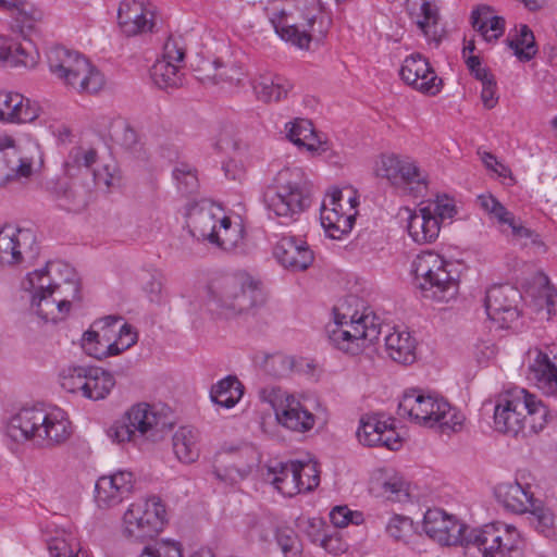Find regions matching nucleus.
Segmentation results:
<instances>
[{
    "label": "nucleus",
    "mask_w": 557,
    "mask_h": 557,
    "mask_svg": "<svg viewBox=\"0 0 557 557\" xmlns=\"http://www.w3.org/2000/svg\"><path fill=\"white\" fill-rule=\"evenodd\" d=\"M528 512L531 515V523L540 533L545 536H550L553 534L555 519L550 509L541 507L537 505L536 500L534 506Z\"/></svg>",
    "instance_id": "obj_54"
},
{
    "label": "nucleus",
    "mask_w": 557,
    "mask_h": 557,
    "mask_svg": "<svg viewBox=\"0 0 557 557\" xmlns=\"http://www.w3.org/2000/svg\"><path fill=\"white\" fill-rule=\"evenodd\" d=\"M221 67H226L225 63L220 59L215 60H202L199 65L195 69L197 78L203 84H216L218 72Z\"/></svg>",
    "instance_id": "obj_59"
},
{
    "label": "nucleus",
    "mask_w": 557,
    "mask_h": 557,
    "mask_svg": "<svg viewBox=\"0 0 557 557\" xmlns=\"http://www.w3.org/2000/svg\"><path fill=\"white\" fill-rule=\"evenodd\" d=\"M274 257L290 271H305L313 262L314 256L308 244L296 237H283L274 247Z\"/></svg>",
    "instance_id": "obj_25"
},
{
    "label": "nucleus",
    "mask_w": 557,
    "mask_h": 557,
    "mask_svg": "<svg viewBox=\"0 0 557 557\" xmlns=\"http://www.w3.org/2000/svg\"><path fill=\"white\" fill-rule=\"evenodd\" d=\"M343 190L333 188L322 201L320 220L329 237L339 239L349 233L355 223L356 212H342Z\"/></svg>",
    "instance_id": "obj_21"
},
{
    "label": "nucleus",
    "mask_w": 557,
    "mask_h": 557,
    "mask_svg": "<svg viewBox=\"0 0 557 557\" xmlns=\"http://www.w3.org/2000/svg\"><path fill=\"white\" fill-rule=\"evenodd\" d=\"M134 474L127 470H119L109 475L100 476L96 482V502L100 508L119 505L134 487Z\"/></svg>",
    "instance_id": "obj_24"
},
{
    "label": "nucleus",
    "mask_w": 557,
    "mask_h": 557,
    "mask_svg": "<svg viewBox=\"0 0 557 557\" xmlns=\"http://www.w3.org/2000/svg\"><path fill=\"white\" fill-rule=\"evenodd\" d=\"M94 183L98 188L109 190L120 182V175L114 164H104L92 170Z\"/></svg>",
    "instance_id": "obj_56"
},
{
    "label": "nucleus",
    "mask_w": 557,
    "mask_h": 557,
    "mask_svg": "<svg viewBox=\"0 0 557 557\" xmlns=\"http://www.w3.org/2000/svg\"><path fill=\"white\" fill-rule=\"evenodd\" d=\"M521 299L520 292L509 284L493 285L487 288L484 297V308L490 320L502 329L510 327L520 311L518 304Z\"/></svg>",
    "instance_id": "obj_18"
},
{
    "label": "nucleus",
    "mask_w": 557,
    "mask_h": 557,
    "mask_svg": "<svg viewBox=\"0 0 557 557\" xmlns=\"http://www.w3.org/2000/svg\"><path fill=\"white\" fill-rule=\"evenodd\" d=\"M137 338L138 335L135 329L128 323H123L119 327L116 338L111 344L113 356H116L122 351L131 348L133 345L136 344Z\"/></svg>",
    "instance_id": "obj_57"
},
{
    "label": "nucleus",
    "mask_w": 557,
    "mask_h": 557,
    "mask_svg": "<svg viewBox=\"0 0 557 557\" xmlns=\"http://www.w3.org/2000/svg\"><path fill=\"white\" fill-rule=\"evenodd\" d=\"M38 255L35 233L29 228H0V265H16L34 260Z\"/></svg>",
    "instance_id": "obj_17"
},
{
    "label": "nucleus",
    "mask_w": 557,
    "mask_h": 557,
    "mask_svg": "<svg viewBox=\"0 0 557 557\" xmlns=\"http://www.w3.org/2000/svg\"><path fill=\"white\" fill-rule=\"evenodd\" d=\"M168 522L165 505L158 496L132 503L123 516V534L134 541L156 537Z\"/></svg>",
    "instance_id": "obj_12"
},
{
    "label": "nucleus",
    "mask_w": 557,
    "mask_h": 557,
    "mask_svg": "<svg viewBox=\"0 0 557 557\" xmlns=\"http://www.w3.org/2000/svg\"><path fill=\"white\" fill-rule=\"evenodd\" d=\"M41 165L42 158L37 145L32 146L30 156H21L15 150L4 153L0 160V185L22 177H29L34 165Z\"/></svg>",
    "instance_id": "obj_28"
},
{
    "label": "nucleus",
    "mask_w": 557,
    "mask_h": 557,
    "mask_svg": "<svg viewBox=\"0 0 557 557\" xmlns=\"http://www.w3.org/2000/svg\"><path fill=\"white\" fill-rule=\"evenodd\" d=\"M385 428V421H381L375 416H363L359 421L356 435L363 446H377L381 440V431Z\"/></svg>",
    "instance_id": "obj_45"
},
{
    "label": "nucleus",
    "mask_w": 557,
    "mask_h": 557,
    "mask_svg": "<svg viewBox=\"0 0 557 557\" xmlns=\"http://www.w3.org/2000/svg\"><path fill=\"white\" fill-rule=\"evenodd\" d=\"M255 461V451L251 447H230L216 455L213 474L220 482L232 486L243 481L250 473Z\"/></svg>",
    "instance_id": "obj_19"
},
{
    "label": "nucleus",
    "mask_w": 557,
    "mask_h": 557,
    "mask_svg": "<svg viewBox=\"0 0 557 557\" xmlns=\"http://www.w3.org/2000/svg\"><path fill=\"white\" fill-rule=\"evenodd\" d=\"M379 484V494L391 502L403 503L409 498V484L398 474L387 476Z\"/></svg>",
    "instance_id": "obj_46"
},
{
    "label": "nucleus",
    "mask_w": 557,
    "mask_h": 557,
    "mask_svg": "<svg viewBox=\"0 0 557 557\" xmlns=\"http://www.w3.org/2000/svg\"><path fill=\"white\" fill-rule=\"evenodd\" d=\"M330 519L337 528H345L349 523L360 524L363 520L361 512L352 511L347 506H335L330 512Z\"/></svg>",
    "instance_id": "obj_58"
},
{
    "label": "nucleus",
    "mask_w": 557,
    "mask_h": 557,
    "mask_svg": "<svg viewBox=\"0 0 557 557\" xmlns=\"http://www.w3.org/2000/svg\"><path fill=\"white\" fill-rule=\"evenodd\" d=\"M398 414L411 421L433 428L437 425L443 432H457L461 429L465 417L448 401L432 395H425L420 389H409L403 395L398 405Z\"/></svg>",
    "instance_id": "obj_6"
},
{
    "label": "nucleus",
    "mask_w": 557,
    "mask_h": 557,
    "mask_svg": "<svg viewBox=\"0 0 557 557\" xmlns=\"http://www.w3.org/2000/svg\"><path fill=\"white\" fill-rule=\"evenodd\" d=\"M114 385L115 380L111 373L100 368L89 367L84 397L92 400L103 399L109 395Z\"/></svg>",
    "instance_id": "obj_39"
},
{
    "label": "nucleus",
    "mask_w": 557,
    "mask_h": 557,
    "mask_svg": "<svg viewBox=\"0 0 557 557\" xmlns=\"http://www.w3.org/2000/svg\"><path fill=\"white\" fill-rule=\"evenodd\" d=\"M47 58L50 72L78 92L96 94L103 88V75L79 52L53 47Z\"/></svg>",
    "instance_id": "obj_7"
},
{
    "label": "nucleus",
    "mask_w": 557,
    "mask_h": 557,
    "mask_svg": "<svg viewBox=\"0 0 557 557\" xmlns=\"http://www.w3.org/2000/svg\"><path fill=\"white\" fill-rule=\"evenodd\" d=\"M62 269L69 270L67 265L62 262H47L44 269L35 270L27 275L23 283L24 289L29 290L32 295L52 293L57 286H64V282L59 283L52 277V273L61 272Z\"/></svg>",
    "instance_id": "obj_33"
},
{
    "label": "nucleus",
    "mask_w": 557,
    "mask_h": 557,
    "mask_svg": "<svg viewBox=\"0 0 557 557\" xmlns=\"http://www.w3.org/2000/svg\"><path fill=\"white\" fill-rule=\"evenodd\" d=\"M376 318L357 312L348 314L344 305L334 308V325L327 329L332 344L348 354L358 355L374 344L381 334Z\"/></svg>",
    "instance_id": "obj_9"
},
{
    "label": "nucleus",
    "mask_w": 557,
    "mask_h": 557,
    "mask_svg": "<svg viewBox=\"0 0 557 557\" xmlns=\"http://www.w3.org/2000/svg\"><path fill=\"white\" fill-rule=\"evenodd\" d=\"M79 283L66 276L64 286L52 293L32 295V309L45 322H58L69 314L72 302L79 299Z\"/></svg>",
    "instance_id": "obj_15"
},
{
    "label": "nucleus",
    "mask_w": 557,
    "mask_h": 557,
    "mask_svg": "<svg viewBox=\"0 0 557 557\" xmlns=\"http://www.w3.org/2000/svg\"><path fill=\"white\" fill-rule=\"evenodd\" d=\"M164 418L154 412L148 404L133 406L107 431L108 436L117 444L133 443L141 447L146 442H157L168 428Z\"/></svg>",
    "instance_id": "obj_10"
},
{
    "label": "nucleus",
    "mask_w": 557,
    "mask_h": 557,
    "mask_svg": "<svg viewBox=\"0 0 557 557\" xmlns=\"http://www.w3.org/2000/svg\"><path fill=\"white\" fill-rule=\"evenodd\" d=\"M467 542V552L475 549L482 557H522L523 554L520 532L516 527L499 521L471 529Z\"/></svg>",
    "instance_id": "obj_11"
},
{
    "label": "nucleus",
    "mask_w": 557,
    "mask_h": 557,
    "mask_svg": "<svg viewBox=\"0 0 557 557\" xmlns=\"http://www.w3.org/2000/svg\"><path fill=\"white\" fill-rule=\"evenodd\" d=\"M376 175L406 194L421 195L426 189V176L409 157L383 154L376 166Z\"/></svg>",
    "instance_id": "obj_14"
},
{
    "label": "nucleus",
    "mask_w": 557,
    "mask_h": 557,
    "mask_svg": "<svg viewBox=\"0 0 557 557\" xmlns=\"http://www.w3.org/2000/svg\"><path fill=\"white\" fill-rule=\"evenodd\" d=\"M525 472L521 471L513 481L502 482L494 490L497 502L508 511L513 513H525L533 506L536 499L532 485L524 481Z\"/></svg>",
    "instance_id": "obj_23"
},
{
    "label": "nucleus",
    "mask_w": 557,
    "mask_h": 557,
    "mask_svg": "<svg viewBox=\"0 0 557 557\" xmlns=\"http://www.w3.org/2000/svg\"><path fill=\"white\" fill-rule=\"evenodd\" d=\"M218 221L211 205L203 203L193 208L188 215L190 233L197 239L211 242L218 228Z\"/></svg>",
    "instance_id": "obj_34"
},
{
    "label": "nucleus",
    "mask_w": 557,
    "mask_h": 557,
    "mask_svg": "<svg viewBox=\"0 0 557 557\" xmlns=\"http://www.w3.org/2000/svg\"><path fill=\"white\" fill-rule=\"evenodd\" d=\"M140 557H184L178 542L162 541L153 546H146Z\"/></svg>",
    "instance_id": "obj_55"
},
{
    "label": "nucleus",
    "mask_w": 557,
    "mask_h": 557,
    "mask_svg": "<svg viewBox=\"0 0 557 557\" xmlns=\"http://www.w3.org/2000/svg\"><path fill=\"white\" fill-rule=\"evenodd\" d=\"M7 432L15 442L32 440L45 446H55L70 438L72 423L60 408L25 407L10 419Z\"/></svg>",
    "instance_id": "obj_4"
},
{
    "label": "nucleus",
    "mask_w": 557,
    "mask_h": 557,
    "mask_svg": "<svg viewBox=\"0 0 557 557\" xmlns=\"http://www.w3.org/2000/svg\"><path fill=\"white\" fill-rule=\"evenodd\" d=\"M286 138L299 149H305L310 154H321L329 150L327 140L321 139L311 121L295 119L285 124Z\"/></svg>",
    "instance_id": "obj_27"
},
{
    "label": "nucleus",
    "mask_w": 557,
    "mask_h": 557,
    "mask_svg": "<svg viewBox=\"0 0 557 557\" xmlns=\"http://www.w3.org/2000/svg\"><path fill=\"white\" fill-rule=\"evenodd\" d=\"M173 176L177 182L178 188L184 194H193L198 188V177L196 172L187 165H182L173 171Z\"/></svg>",
    "instance_id": "obj_60"
},
{
    "label": "nucleus",
    "mask_w": 557,
    "mask_h": 557,
    "mask_svg": "<svg viewBox=\"0 0 557 557\" xmlns=\"http://www.w3.org/2000/svg\"><path fill=\"white\" fill-rule=\"evenodd\" d=\"M296 461L277 462L268 468L267 480L283 495L294 496L301 493L297 479Z\"/></svg>",
    "instance_id": "obj_32"
},
{
    "label": "nucleus",
    "mask_w": 557,
    "mask_h": 557,
    "mask_svg": "<svg viewBox=\"0 0 557 557\" xmlns=\"http://www.w3.org/2000/svg\"><path fill=\"white\" fill-rule=\"evenodd\" d=\"M88 368L89 367L84 366H71L64 369L60 375L62 388L69 393H81L84 396Z\"/></svg>",
    "instance_id": "obj_48"
},
{
    "label": "nucleus",
    "mask_w": 557,
    "mask_h": 557,
    "mask_svg": "<svg viewBox=\"0 0 557 557\" xmlns=\"http://www.w3.org/2000/svg\"><path fill=\"white\" fill-rule=\"evenodd\" d=\"M548 409L535 395L513 387L498 395L494 409V424L498 432L528 437L543 431Z\"/></svg>",
    "instance_id": "obj_2"
},
{
    "label": "nucleus",
    "mask_w": 557,
    "mask_h": 557,
    "mask_svg": "<svg viewBox=\"0 0 557 557\" xmlns=\"http://www.w3.org/2000/svg\"><path fill=\"white\" fill-rule=\"evenodd\" d=\"M532 360L529 364L530 379L546 395L554 396L557 394V355L554 356L555 361L548 357L546 352L540 349L530 351Z\"/></svg>",
    "instance_id": "obj_29"
},
{
    "label": "nucleus",
    "mask_w": 557,
    "mask_h": 557,
    "mask_svg": "<svg viewBox=\"0 0 557 557\" xmlns=\"http://www.w3.org/2000/svg\"><path fill=\"white\" fill-rule=\"evenodd\" d=\"M210 243L226 252L237 251L244 244L240 224H233L230 218L223 216L219 220V226Z\"/></svg>",
    "instance_id": "obj_38"
},
{
    "label": "nucleus",
    "mask_w": 557,
    "mask_h": 557,
    "mask_svg": "<svg viewBox=\"0 0 557 557\" xmlns=\"http://www.w3.org/2000/svg\"><path fill=\"white\" fill-rule=\"evenodd\" d=\"M300 492H310L320 483L319 470L313 461H296Z\"/></svg>",
    "instance_id": "obj_52"
},
{
    "label": "nucleus",
    "mask_w": 557,
    "mask_h": 557,
    "mask_svg": "<svg viewBox=\"0 0 557 557\" xmlns=\"http://www.w3.org/2000/svg\"><path fill=\"white\" fill-rule=\"evenodd\" d=\"M388 356L403 364L412 363L416 359V341L406 331H394L384 338Z\"/></svg>",
    "instance_id": "obj_35"
},
{
    "label": "nucleus",
    "mask_w": 557,
    "mask_h": 557,
    "mask_svg": "<svg viewBox=\"0 0 557 557\" xmlns=\"http://www.w3.org/2000/svg\"><path fill=\"white\" fill-rule=\"evenodd\" d=\"M112 343H106L94 331H86L82 338V347L84 351L96 359L113 356Z\"/></svg>",
    "instance_id": "obj_51"
},
{
    "label": "nucleus",
    "mask_w": 557,
    "mask_h": 557,
    "mask_svg": "<svg viewBox=\"0 0 557 557\" xmlns=\"http://www.w3.org/2000/svg\"><path fill=\"white\" fill-rule=\"evenodd\" d=\"M50 557H87V554L81 549L74 553L72 546L64 539H52L48 543Z\"/></svg>",
    "instance_id": "obj_64"
},
{
    "label": "nucleus",
    "mask_w": 557,
    "mask_h": 557,
    "mask_svg": "<svg viewBox=\"0 0 557 557\" xmlns=\"http://www.w3.org/2000/svg\"><path fill=\"white\" fill-rule=\"evenodd\" d=\"M420 11L422 18L417 21V26L422 30L428 40H434L437 44L440 39L435 29L438 18L436 7L429 1H423Z\"/></svg>",
    "instance_id": "obj_50"
},
{
    "label": "nucleus",
    "mask_w": 557,
    "mask_h": 557,
    "mask_svg": "<svg viewBox=\"0 0 557 557\" xmlns=\"http://www.w3.org/2000/svg\"><path fill=\"white\" fill-rule=\"evenodd\" d=\"M401 79L413 89L435 96L442 89V79L421 53L408 55L399 71Z\"/></svg>",
    "instance_id": "obj_20"
},
{
    "label": "nucleus",
    "mask_w": 557,
    "mask_h": 557,
    "mask_svg": "<svg viewBox=\"0 0 557 557\" xmlns=\"http://www.w3.org/2000/svg\"><path fill=\"white\" fill-rule=\"evenodd\" d=\"M265 301L261 283L246 272L215 276L208 285V302L225 318L250 313Z\"/></svg>",
    "instance_id": "obj_3"
},
{
    "label": "nucleus",
    "mask_w": 557,
    "mask_h": 557,
    "mask_svg": "<svg viewBox=\"0 0 557 557\" xmlns=\"http://www.w3.org/2000/svg\"><path fill=\"white\" fill-rule=\"evenodd\" d=\"M422 529L430 539L442 546L460 545L467 549V536L471 529L443 509H428L424 513Z\"/></svg>",
    "instance_id": "obj_16"
},
{
    "label": "nucleus",
    "mask_w": 557,
    "mask_h": 557,
    "mask_svg": "<svg viewBox=\"0 0 557 557\" xmlns=\"http://www.w3.org/2000/svg\"><path fill=\"white\" fill-rule=\"evenodd\" d=\"M472 26L486 41L497 39L505 30V20L494 14L487 5H481L471 14Z\"/></svg>",
    "instance_id": "obj_36"
},
{
    "label": "nucleus",
    "mask_w": 557,
    "mask_h": 557,
    "mask_svg": "<svg viewBox=\"0 0 557 557\" xmlns=\"http://www.w3.org/2000/svg\"><path fill=\"white\" fill-rule=\"evenodd\" d=\"M262 401L271 405L277 422L284 428L299 433L313 429L315 416L299 399L277 387H267L259 392Z\"/></svg>",
    "instance_id": "obj_13"
},
{
    "label": "nucleus",
    "mask_w": 557,
    "mask_h": 557,
    "mask_svg": "<svg viewBox=\"0 0 557 557\" xmlns=\"http://www.w3.org/2000/svg\"><path fill=\"white\" fill-rule=\"evenodd\" d=\"M253 90L263 102L280 101L293 88V84L278 75H260L253 81Z\"/></svg>",
    "instance_id": "obj_37"
},
{
    "label": "nucleus",
    "mask_w": 557,
    "mask_h": 557,
    "mask_svg": "<svg viewBox=\"0 0 557 557\" xmlns=\"http://www.w3.org/2000/svg\"><path fill=\"white\" fill-rule=\"evenodd\" d=\"M446 261L435 251H422L412 261V272L423 297L438 302L455 299L459 290V282L451 275Z\"/></svg>",
    "instance_id": "obj_8"
},
{
    "label": "nucleus",
    "mask_w": 557,
    "mask_h": 557,
    "mask_svg": "<svg viewBox=\"0 0 557 557\" xmlns=\"http://www.w3.org/2000/svg\"><path fill=\"white\" fill-rule=\"evenodd\" d=\"M508 46L520 61H529L536 53L534 35L527 25H521L513 38H508Z\"/></svg>",
    "instance_id": "obj_44"
},
{
    "label": "nucleus",
    "mask_w": 557,
    "mask_h": 557,
    "mask_svg": "<svg viewBox=\"0 0 557 557\" xmlns=\"http://www.w3.org/2000/svg\"><path fill=\"white\" fill-rule=\"evenodd\" d=\"M276 542L285 557H299L302 553V544L296 532L292 529H278Z\"/></svg>",
    "instance_id": "obj_53"
},
{
    "label": "nucleus",
    "mask_w": 557,
    "mask_h": 557,
    "mask_svg": "<svg viewBox=\"0 0 557 557\" xmlns=\"http://www.w3.org/2000/svg\"><path fill=\"white\" fill-rule=\"evenodd\" d=\"M117 23L123 34L136 36L156 30V12L143 0H123L117 10Z\"/></svg>",
    "instance_id": "obj_22"
},
{
    "label": "nucleus",
    "mask_w": 557,
    "mask_h": 557,
    "mask_svg": "<svg viewBox=\"0 0 557 557\" xmlns=\"http://www.w3.org/2000/svg\"><path fill=\"white\" fill-rule=\"evenodd\" d=\"M408 213L407 230L409 236L417 244H429L434 242L440 234V222L431 215V211L424 207L418 210H410L406 208Z\"/></svg>",
    "instance_id": "obj_30"
},
{
    "label": "nucleus",
    "mask_w": 557,
    "mask_h": 557,
    "mask_svg": "<svg viewBox=\"0 0 557 557\" xmlns=\"http://www.w3.org/2000/svg\"><path fill=\"white\" fill-rule=\"evenodd\" d=\"M172 447L181 462L197 461L200 456V432L188 425L178 428L172 436Z\"/></svg>",
    "instance_id": "obj_31"
},
{
    "label": "nucleus",
    "mask_w": 557,
    "mask_h": 557,
    "mask_svg": "<svg viewBox=\"0 0 557 557\" xmlns=\"http://www.w3.org/2000/svg\"><path fill=\"white\" fill-rule=\"evenodd\" d=\"M294 367V359L288 356L276 354L265 360L267 371L274 376L287 375Z\"/></svg>",
    "instance_id": "obj_63"
},
{
    "label": "nucleus",
    "mask_w": 557,
    "mask_h": 557,
    "mask_svg": "<svg viewBox=\"0 0 557 557\" xmlns=\"http://www.w3.org/2000/svg\"><path fill=\"white\" fill-rule=\"evenodd\" d=\"M150 75L153 83L161 89L177 88L183 84L177 63L157 60L151 66Z\"/></svg>",
    "instance_id": "obj_42"
},
{
    "label": "nucleus",
    "mask_w": 557,
    "mask_h": 557,
    "mask_svg": "<svg viewBox=\"0 0 557 557\" xmlns=\"http://www.w3.org/2000/svg\"><path fill=\"white\" fill-rule=\"evenodd\" d=\"M55 193L59 199H64L69 203L71 210H78L86 205L85 194L77 191L67 183H60Z\"/></svg>",
    "instance_id": "obj_61"
},
{
    "label": "nucleus",
    "mask_w": 557,
    "mask_h": 557,
    "mask_svg": "<svg viewBox=\"0 0 557 557\" xmlns=\"http://www.w3.org/2000/svg\"><path fill=\"white\" fill-rule=\"evenodd\" d=\"M298 527L312 543L319 544L324 549H329L332 542H337V539L329 536L323 532V522L320 519H300Z\"/></svg>",
    "instance_id": "obj_49"
},
{
    "label": "nucleus",
    "mask_w": 557,
    "mask_h": 557,
    "mask_svg": "<svg viewBox=\"0 0 557 557\" xmlns=\"http://www.w3.org/2000/svg\"><path fill=\"white\" fill-rule=\"evenodd\" d=\"M5 46L9 48V53L0 57L1 60L10 62L14 66L34 67L36 65L38 53L29 41L12 42L5 38Z\"/></svg>",
    "instance_id": "obj_43"
},
{
    "label": "nucleus",
    "mask_w": 557,
    "mask_h": 557,
    "mask_svg": "<svg viewBox=\"0 0 557 557\" xmlns=\"http://www.w3.org/2000/svg\"><path fill=\"white\" fill-rule=\"evenodd\" d=\"M98 153L94 148H85L83 146L73 147L70 150L65 161V171L67 175H75L76 170L85 168L86 170L97 162Z\"/></svg>",
    "instance_id": "obj_47"
},
{
    "label": "nucleus",
    "mask_w": 557,
    "mask_h": 557,
    "mask_svg": "<svg viewBox=\"0 0 557 557\" xmlns=\"http://www.w3.org/2000/svg\"><path fill=\"white\" fill-rule=\"evenodd\" d=\"M476 200L479 206L495 219L498 224L510 227L511 235L515 239L520 242L531 239L535 243L537 235L534 234L532 230L525 227L521 220L517 219L513 213L508 211L493 195H480Z\"/></svg>",
    "instance_id": "obj_26"
},
{
    "label": "nucleus",
    "mask_w": 557,
    "mask_h": 557,
    "mask_svg": "<svg viewBox=\"0 0 557 557\" xmlns=\"http://www.w3.org/2000/svg\"><path fill=\"white\" fill-rule=\"evenodd\" d=\"M269 18L275 33L299 49L321 41L332 24L320 0H285L282 9L269 12Z\"/></svg>",
    "instance_id": "obj_1"
},
{
    "label": "nucleus",
    "mask_w": 557,
    "mask_h": 557,
    "mask_svg": "<svg viewBox=\"0 0 557 557\" xmlns=\"http://www.w3.org/2000/svg\"><path fill=\"white\" fill-rule=\"evenodd\" d=\"M312 194L313 185L301 168H284L263 193V203L276 216L295 221L310 207Z\"/></svg>",
    "instance_id": "obj_5"
},
{
    "label": "nucleus",
    "mask_w": 557,
    "mask_h": 557,
    "mask_svg": "<svg viewBox=\"0 0 557 557\" xmlns=\"http://www.w3.org/2000/svg\"><path fill=\"white\" fill-rule=\"evenodd\" d=\"M11 101L12 117H8L7 123H32L41 114L40 106L22 94L12 92Z\"/></svg>",
    "instance_id": "obj_41"
},
{
    "label": "nucleus",
    "mask_w": 557,
    "mask_h": 557,
    "mask_svg": "<svg viewBox=\"0 0 557 557\" xmlns=\"http://www.w3.org/2000/svg\"><path fill=\"white\" fill-rule=\"evenodd\" d=\"M121 321V317L108 315L95 321L90 331L96 332L98 337L102 338L106 343H112V338L115 336V326Z\"/></svg>",
    "instance_id": "obj_62"
},
{
    "label": "nucleus",
    "mask_w": 557,
    "mask_h": 557,
    "mask_svg": "<svg viewBox=\"0 0 557 557\" xmlns=\"http://www.w3.org/2000/svg\"><path fill=\"white\" fill-rule=\"evenodd\" d=\"M244 386L236 376H226L212 386L210 397L213 403L224 407L233 408L242 398Z\"/></svg>",
    "instance_id": "obj_40"
}]
</instances>
